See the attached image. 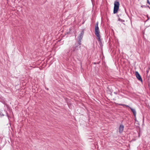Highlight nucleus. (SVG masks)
<instances>
[{"mask_svg":"<svg viewBox=\"0 0 150 150\" xmlns=\"http://www.w3.org/2000/svg\"><path fill=\"white\" fill-rule=\"evenodd\" d=\"M83 32H81L78 37L77 42L76 43L75 46L73 48V51H75L78 50L81 47L80 46L81 44V40L83 37Z\"/></svg>","mask_w":150,"mask_h":150,"instance_id":"obj_1","label":"nucleus"},{"mask_svg":"<svg viewBox=\"0 0 150 150\" xmlns=\"http://www.w3.org/2000/svg\"><path fill=\"white\" fill-rule=\"evenodd\" d=\"M120 5V3L118 1H115L113 9V13L114 14H115L117 12L119 8Z\"/></svg>","mask_w":150,"mask_h":150,"instance_id":"obj_2","label":"nucleus"},{"mask_svg":"<svg viewBox=\"0 0 150 150\" xmlns=\"http://www.w3.org/2000/svg\"><path fill=\"white\" fill-rule=\"evenodd\" d=\"M95 35L99 34L100 31L98 27V22H97L95 25Z\"/></svg>","mask_w":150,"mask_h":150,"instance_id":"obj_3","label":"nucleus"},{"mask_svg":"<svg viewBox=\"0 0 150 150\" xmlns=\"http://www.w3.org/2000/svg\"><path fill=\"white\" fill-rule=\"evenodd\" d=\"M135 75L136 76V77L139 80L141 81V82L142 81V79L138 72L137 71L135 72Z\"/></svg>","mask_w":150,"mask_h":150,"instance_id":"obj_4","label":"nucleus"},{"mask_svg":"<svg viewBox=\"0 0 150 150\" xmlns=\"http://www.w3.org/2000/svg\"><path fill=\"white\" fill-rule=\"evenodd\" d=\"M124 128V126L122 125H121L119 128V132L120 133H122Z\"/></svg>","mask_w":150,"mask_h":150,"instance_id":"obj_5","label":"nucleus"},{"mask_svg":"<svg viewBox=\"0 0 150 150\" xmlns=\"http://www.w3.org/2000/svg\"><path fill=\"white\" fill-rule=\"evenodd\" d=\"M129 108L133 112L134 116L135 117L136 116V112L135 110L134 109L132 108H131L130 107H129Z\"/></svg>","mask_w":150,"mask_h":150,"instance_id":"obj_6","label":"nucleus"},{"mask_svg":"<svg viewBox=\"0 0 150 150\" xmlns=\"http://www.w3.org/2000/svg\"><path fill=\"white\" fill-rule=\"evenodd\" d=\"M96 36L98 38V40L99 42H101V40L100 39V34L98 35H96Z\"/></svg>","mask_w":150,"mask_h":150,"instance_id":"obj_7","label":"nucleus"},{"mask_svg":"<svg viewBox=\"0 0 150 150\" xmlns=\"http://www.w3.org/2000/svg\"><path fill=\"white\" fill-rule=\"evenodd\" d=\"M119 105H122V106L124 107V106H126V107H128L129 108V106L128 105H126L125 104H119Z\"/></svg>","mask_w":150,"mask_h":150,"instance_id":"obj_8","label":"nucleus"},{"mask_svg":"<svg viewBox=\"0 0 150 150\" xmlns=\"http://www.w3.org/2000/svg\"><path fill=\"white\" fill-rule=\"evenodd\" d=\"M118 20L119 21H120L122 22H123V21H124L123 20H122V19H120V18H119L118 19Z\"/></svg>","mask_w":150,"mask_h":150,"instance_id":"obj_9","label":"nucleus"},{"mask_svg":"<svg viewBox=\"0 0 150 150\" xmlns=\"http://www.w3.org/2000/svg\"><path fill=\"white\" fill-rule=\"evenodd\" d=\"M147 3H148L150 5V2H149V0H147Z\"/></svg>","mask_w":150,"mask_h":150,"instance_id":"obj_10","label":"nucleus"},{"mask_svg":"<svg viewBox=\"0 0 150 150\" xmlns=\"http://www.w3.org/2000/svg\"><path fill=\"white\" fill-rule=\"evenodd\" d=\"M147 17L148 18L147 19L146 21H147L149 19V17L148 16H147Z\"/></svg>","mask_w":150,"mask_h":150,"instance_id":"obj_11","label":"nucleus"},{"mask_svg":"<svg viewBox=\"0 0 150 150\" xmlns=\"http://www.w3.org/2000/svg\"><path fill=\"white\" fill-rule=\"evenodd\" d=\"M141 7H146V6L143 5V6H142Z\"/></svg>","mask_w":150,"mask_h":150,"instance_id":"obj_12","label":"nucleus"},{"mask_svg":"<svg viewBox=\"0 0 150 150\" xmlns=\"http://www.w3.org/2000/svg\"><path fill=\"white\" fill-rule=\"evenodd\" d=\"M146 7H148V8H149L150 9V7L148 6H146Z\"/></svg>","mask_w":150,"mask_h":150,"instance_id":"obj_13","label":"nucleus"},{"mask_svg":"<svg viewBox=\"0 0 150 150\" xmlns=\"http://www.w3.org/2000/svg\"><path fill=\"white\" fill-rule=\"evenodd\" d=\"M93 0H91V1H92V2H93Z\"/></svg>","mask_w":150,"mask_h":150,"instance_id":"obj_14","label":"nucleus"}]
</instances>
